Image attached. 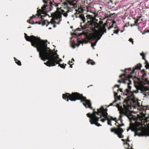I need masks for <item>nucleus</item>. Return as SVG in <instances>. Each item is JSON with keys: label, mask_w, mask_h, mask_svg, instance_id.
Wrapping results in <instances>:
<instances>
[{"label": "nucleus", "mask_w": 149, "mask_h": 149, "mask_svg": "<svg viewBox=\"0 0 149 149\" xmlns=\"http://www.w3.org/2000/svg\"><path fill=\"white\" fill-rule=\"evenodd\" d=\"M146 32H149V30H147V31H146Z\"/></svg>", "instance_id": "58836bf2"}, {"label": "nucleus", "mask_w": 149, "mask_h": 149, "mask_svg": "<svg viewBox=\"0 0 149 149\" xmlns=\"http://www.w3.org/2000/svg\"><path fill=\"white\" fill-rule=\"evenodd\" d=\"M99 23L100 24H102L103 23V22L102 21H99Z\"/></svg>", "instance_id": "473e14b6"}, {"label": "nucleus", "mask_w": 149, "mask_h": 149, "mask_svg": "<svg viewBox=\"0 0 149 149\" xmlns=\"http://www.w3.org/2000/svg\"><path fill=\"white\" fill-rule=\"evenodd\" d=\"M123 32L122 31H121V32Z\"/></svg>", "instance_id": "09e8293b"}, {"label": "nucleus", "mask_w": 149, "mask_h": 149, "mask_svg": "<svg viewBox=\"0 0 149 149\" xmlns=\"http://www.w3.org/2000/svg\"><path fill=\"white\" fill-rule=\"evenodd\" d=\"M116 119H117V118H113L112 117H111V119H110L111 120H114V121H115V122L116 123L115 124V125L117 126L118 127H121L124 125V124L123 123H122V124H119V123H117V122L116 121Z\"/></svg>", "instance_id": "9b49d317"}, {"label": "nucleus", "mask_w": 149, "mask_h": 149, "mask_svg": "<svg viewBox=\"0 0 149 149\" xmlns=\"http://www.w3.org/2000/svg\"><path fill=\"white\" fill-rule=\"evenodd\" d=\"M82 23H81V26L83 29H85L88 27L91 28V30L93 32L91 36L92 39L95 40V42L91 43V46L93 49H94V47L95 46L98 41L100 40L104 34V33H106L107 30L106 27H107L106 24L103 25L102 26L97 22H89L85 24L84 26L82 25Z\"/></svg>", "instance_id": "7ed1b4c3"}, {"label": "nucleus", "mask_w": 149, "mask_h": 149, "mask_svg": "<svg viewBox=\"0 0 149 149\" xmlns=\"http://www.w3.org/2000/svg\"><path fill=\"white\" fill-rule=\"evenodd\" d=\"M140 55L141 56H142V59H144L145 61H146V59L144 58V54L143 53H140Z\"/></svg>", "instance_id": "b1692460"}, {"label": "nucleus", "mask_w": 149, "mask_h": 149, "mask_svg": "<svg viewBox=\"0 0 149 149\" xmlns=\"http://www.w3.org/2000/svg\"><path fill=\"white\" fill-rule=\"evenodd\" d=\"M112 22H113V23H112V25L111 26H110L108 28V30H109L110 29H111L112 27H113V24H115V21H113Z\"/></svg>", "instance_id": "4be33fe9"}, {"label": "nucleus", "mask_w": 149, "mask_h": 149, "mask_svg": "<svg viewBox=\"0 0 149 149\" xmlns=\"http://www.w3.org/2000/svg\"><path fill=\"white\" fill-rule=\"evenodd\" d=\"M25 38L26 40L31 42L32 45L37 48V50L39 52V57L41 59L45 61L46 60H48L44 64L47 66H54L56 64H58L62 61L59 58L58 55L54 53L50 49L47 47V40H41L39 38H36L33 36L30 37L24 33Z\"/></svg>", "instance_id": "f257e3e1"}, {"label": "nucleus", "mask_w": 149, "mask_h": 149, "mask_svg": "<svg viewBox=\"0 0 149 149\" xmlns=\"http://www.w3.org/2000/svg\"><path fill=\"white\" fill-rule=\"evenodd\" d=\"M61 0V1H67V2H68L69 4H70L71 5H73V3L69 2V0Z\"/></svg>", "instance_id": "aec40b11"}, {"label": "nucleus", "mask_w": 149, "mask_h": 149, "mask_svg": "<svg viewBox=\"0 0 149 149\" xmlns=\"http://www.w3.org/2000/svg\"><path fill=\"white\" fill-rule=\"evenodd\" d=\"M52 29V28L51 27L49 28V29Z\"/></svg>", "instance_id": "a19ab883"}, {"label": "nucleus", "mask_w": 149, "mask_h": 149, "mask_svg": "<svg viewBox=\"0 0 149 149\" xmlns=\"http://www.w3.org/2000/svg\"><path fill=\"white\" fill-rule=\"evenodd\" d=\"M97 56H98V55L97 54Z\"/></svg>", "instance_id": "3c124183"}, {"label": "nucleus", "mask_w": 149, "mask_h": 149, "mask_svg": "<svg viewBox=\"0 0 149 149\" xmlns=\"http://www.w3.org/2000/svg\"><path fill=\"white\" fill-rule=\"evenodd\" d=\"M120 86V85H116L114 86V87H117L118 88H119Z\"/></svg>", "instance_id": "2f4dec72"}, {"label": "nucleus", "mask_w": 149, "mask_h": 149, "mask_svg": "<svg viewBox=\"0 0 149 149\" xmlns=\"http://www.w3.org/2000/svg\"><path fill=\"white\" fill-rule=\"evenodd\" d=\"M138 21H139V19H138L135 21L134 22H135V24L134 25H137L136 24L138 23Z\"/></svg>", "instance_id": "cd10ccee"}, {"label": "nucleus", "mask_w": 149, "mask_h": 149, "mask_svg": "<svg viewBox=\"0 0 149 149\" xmlns=\"http://www.w3.org/2000/svg\"><path fill=\"white\" fill-rule=\"evenodd\" d=\"M45 3V4H44V5L43 6H42L41 7V8L43 11H45V10L47 11L46 10L47 8L48 7L47 5L48 4V5L49 4H48H48L46 3Z\"/></svg>", "instance_id": "ddd939ff"}, {"label": "nucleus", "mask_w": 149, "mask_h": 149, "mask_svg": "<svg viewBox=\"0 0 149 149\" xmlns=\"http://www.w3.org/2000/svg\"><path fill=\"white\" fill-rule=\"evenodd\" d=\"M69 10H68L66 12L63 13V16L66 17L68 15V14L67 13H68L69 12Z\"/></svg>", "instance_id": "a211bd4d"}, {"label": "nucleus", "mask_w": 149, "mask_h": 149, "mask_svg": "<svg viewBox=\"0 0 149 149\" xmlns=\"http://www.w3.org/2000/svg\"><path fill=\"white\" fill-rule=\"evenodd\" d=\"M111 132H114L115 134H116L119 138H121L124 137L123 135L122 134L123 132V130L120 127H118L116 129L111 128Z\"/></svg>", "instance_id": "6e6552de"}, {"label": "nucleus", "mask_w": 149, "mask_h": 149, "mask_svg": "<svg viewBox=\"0 0 149 149\" xmlns=\"http://www.w3.org/2000/svg\"><path fill=\"white\" fill-rule=\"evenodd\" d=\"M114 97H115V98H116V97H117V100H119L120 99V97H118V94H117V93H116L115 92H114Z\"/></svg>", "instance_id": "f3484780"}, {"label": "nucleus", "mask_w": 149, "mask_h": 149, "mask_svg": "<svg viewBox=\"0 0 149 149\" xmlns=\"http://www.w3.org/2000/svg\"><path fill=\"white\" fill-rule=\"evenodd\" d=\"M105 119H102L100 120V121L102 122H104L107 119L106 118H105Z\"/></svg>", "instance_id": "bb28decb"}, {"label": "nucleus", "mask_w": 149, "mask_h": 149, "mask_svg": "<svg viewBox=\"0 0 149 149\" xmlns=\"http://www.w3.org/2000/svg\"><path fill=\"white\" fill-rule=\"evenodd\" d=\"M119 32L118 30H116L114 32V33H116V34H118V32Z\"/></svg>", "instance_id": "7c9ffc66"}, {"label": "nucleus", "mask_w": 149, "mask_h": 149, "mask_svg": "<svg viewBox=\"0 0 149 149\" xmlns=\"http://www.w3.org/2000/svg\"><path fill=\"white\" fill-rule=\"evenodd\" d=\"M73 37L71 38V39L70 40V42H71V46L73 48H74L76 46H79L80 44L84 42V40L83 39H82V40H78V38H76V40H77V42H75V41H74L73 40H72V39L73 38Z\"/></svg>", "instance_id": "1a4fd4ad"}, {"label": "nucleus", "mask_w": 149, "mask_h": 149, "mask_svg": "<svg viewBox=\"0 0 149 149\" xmlns=\"http://www.w3.org/2000/svg\"><path fill=\"white\" fill-rule=\"evenodd\" d=\"M118 83H121L122 82V81H121V80H118Z\"/></svg>", "instance_id": "72a5a7b5"}, {"label": "nucleus", "mask_w": 149, "mask_h": 149, "mask_svg": "<svg viewBox=\"0 0 149 149\" xmlns=\"http://www.w3.org/2000/svg\"><path fill=\"white\" fill-rule=\"evenodd\" d=\"M63 99L68 101L69 99L71 101H74L76 100H81V102H84L83 104L86 108L92 109L90 101L87 100L86 97H83L82 95H81L77 93H72L71 95L68 93L63 94Z\"/></svg>", "instance_id": "20e7f679"}, {"label": "nucleus", "mask_w": 149, "mask_h": 149, "mask_svg": "<svg viewBox=\"0 0 149 149\" xmlns=\"http://www.w3.org/2000/svg\"><path fill=\"white\" fill-rule=\"evenodd\" d=\"M125 144H127V143H125Z\"/></svg>", "instance_id": "49530a36"}, {"label": "nucleus", "mask_w": 149, "mask_h": 149, "mask_svg": "<svg viewBox=\"0 0 149 149\" xmlns=\"http://www.w3.org/2000/svg\"><path fill=\"white\" fill-rule=\"evenodd\" d=\"M58 66H60V67L61 68H63V69H65V66L62 64H59Z\"/></svg>", "instance_id": "a878e982"}, {"label": "nucleus", "mask_w": 149, "mask_h": 149, "mask_svg": "<svg viewBox=\"0 0 149 149\" xmlns=\"http://www.w3.org/2000/svg\"><path fill=\"white\" fill-rule=\"evenodd\" d=\"M81 29L80 28H78L77 29H76L75 31H74V33L73 34L75 35L76 37H78L79 36L81 35L82 34H84L85 35V36H87V32H85V31H83L82 32V33H77V31H81Z\"/></svg>", "instance_id": "9d476101"}, {"label": "nucleus", "mask_w": 149, "mask_h": 149, "mask_svg": "<svg viewBox=\"0 0 149 149\" xmlns=\"http://www.w3.org/2000/svg\"><path fill=\"white\" fill-rule=\"evenodd\" d=\"M56 26L55 25H53V27H54H54H55Z\"/></svg>", "instance_id": "4c0bfd02"}, {"label": "nucleus", "mask_w": 149, "mask_h": 149, "mask_svg": "<svg viewBox=\"0 0 149 149\" xmlns=\"http://www.w3.org/2000/svg\"><path fill=\"white\" fill-rule=\"evenodd\" d=\"M79 17L81 18L83 21L82 23H84L85 22V18L83 15H79Z\"/></svg>", "instance_id": "4468645a"}, {"label": "nucleus", "mask_w": 149, "mask_h": 149, "mask_svg": "<svg viewBox=\"0 0 149 149\" xmlns=\"http://www.w3.org/2000/svg\"><path fill=\"white\" fill-rule=\"evenodd\" d=\"M47 25H48V24H47V25H46V26H47Z\"/></svg>", "instance_id": "8fccbe9b"}, {"label": "nucleus", "mask_w": 149, "mask_h": 149, "mask_svg": "<svg viewBox=\"0 0 149 149\" xmlns=\"http://www.w3.org/2000/svg\"><path fill=\"white\" fill-rule=\"evenodd\" d=\"M93 85H90L89 86H88V88L89 86H93Z\"/></svg>", "instance_id": "ea45409f"}, {"label": "nucleus", "mask_w": 149, "mask_h": 149, "mask_svg": "<svg viewBox=\"0 0 149 149\" xmlns=\"http://www.w3.org/2000/svg\"><path fill=\"white\" fill-rule=\"evenodd\" d=\"M72 60H73V61H74V60L73 58V59H72Z\"/></svg>", "instance_id": "c03bdc74"}, {"label": "nucleus", "mask_w": 149, "mask_h": 149, "mask_svg": "<svg viewBox=\"0 0 149 149\" xmlns=\"http://www.w3.org/2000/svg\"><path fill=\"white\" fill-rule=\"evenodd\" d=\"M141 68L140 65H139V67H137L135 68L134 69H133V70L132 71V72H134L135 71V70L137 69H140Z\"/></svg>", "instance_id": "412c9836"}, {"label": "nucleus", "mask_w": 149, "mask_h": 149, "mask_svg": "<svg viewBox=\"0 0 149 149\" xmlns=\"http://www.w3.org/2000/svg\"><path fill=\"white\" fill-rule=\"evenodd\" d=\"M87 63L88 64H91L92 65H93L95 64V63L94 61H92L91 60H89L88 61H87Z\"/></svg>", "instance_id": "2eb2a0df"}, {"label": "nucleus", "mask_w": 149, "mask_h": 149, "mask_svg": "<svg viewBox=\"0 0 149 149\" xmlns=\"http://www.w3.org/2000/svg\"><path fill=\"white\" fill-rule=\"evenodd\" d=\"M117 91L118 92L119 91L120 92H122V89H121V88L118 89L117 90Z\"/></svg>", "instance_id": "c756f323"}, {"label": "nucleus", "mask_w": 149, "mask_h": 149, "mask_svg": "<svg viewBox=\"0 0 149 149\" xmlns=\"http://www.w3.org/2000/svg\"><path fill=\"white\" fill-rule=\"evenodd\" d=\"M127 70V69H126L125 70ZM127 70H128L129 71H130L131 70L130 69H127Z\"/></svg>", "instance_id": "f704fd0d"}, {"label": "nucleus", "mask_w": 149, "mask_h": 149, "mask_svg": "<svg viewBox=\"0 0 149 149\" xmlns=\"http://www.w3.org/2000/svg\"><path fill=\"white\" fill-rule=\"evenodd\" d=\"M35 17V16H34V15H33V16L31 17L30 19L28 20L27 22L30 24H34V23L33 22V19L34 17Z\"/></svg>", "instance_id": "f8f14e48"}, {"label": "nucleus", "mask_w": 149, "mask_h": 149, "mask_svg": "<svg viewBox=\"0 0 149 149\" xmlns=\"http://www.w3.org/2000/svg\"><path fill=\"white\" fill-rule=\"evenodd\" d=\"M123 76H124V77H126V76L124 74H121V75H120V76H119V77L121 78V77H122Z\"/></svg>", "instance_id": "c85d7f7f"}, {"label": "nucleus", "mask_w": 149, "mask_h": 149, "mask_svg": "<svg viewBox=\"0 0 149 149\" xmlns=\"http://www.w3.org/2000/svg\"><path fill=\"white\" fill-rule=\"evenodd\" d=\"M122 82L123 83L127 84L128 89H125V93H124V94L128 96V98L125 99L123 103L124 109L122 108V106H120L119 104H117L116 106L118 108L120 114L119 119L120 122L122 121L121 118L123 115L126 116L130 120V116H131V114L129 111L130 109H132V107L135 109H138L140 107L139 104L134 98L133 93L132 91H130L131 86L130 85L132 83L129 79V78L128 79L123 81Z\"/></svg>", "instance_id": "f03ea898"}, {"label": "nucleus", "mask_w": 149, "mask_h": 149, "mask_svg": "<svg viewBox=\"0 0 149 149\" xmlns=\"http://www.w3.org/2000/svg\"><path fill=\"white\" fill-rule=\"evenodd\" d=\"M31 28V27H28V28Z\"/></svg>", "instance_id": "a18cd8bd"}, {"label": "nucleus", "mask_w": 149, "mask_h": 149, "mask_svg": "<svg viewBox=\"0 0 149 149\" xmlns=\"http://www.w3.org/2000/svg\"><path fill=\"white\" fill-rule=\"evenodd\" d=\"M134 92H135V93H136V91H134Z\"/></svg>", "instance_id": "79ce46f5"}, {"label": "nucleus", "mask_w": 149, "mask_h": 149, "mask_svg": "<svg viewBox=\"0 0 149 149\" xmlns=\"http://www.w3.org/2000/svg\"><path fill=\"white\" fill-rule=\"evenodd\" d=\"M128 139H129V137H128L127 138V140L122 139H121V140H122V141H123V142H125V141H126V142H130V140H129Z\"/></svg>", "instance_id": "6ab92c4d"}, {"label": "nucleus", "mask_w": 149, "mask_h": 149, "mask_svg": "<svg viewBox=\"0 0 149 149\" xmlns=\"http://www.w3.org/2000/svg\"><path fill=\"white\" fill-rule=\"evenodd\" d=\"M97 112L94 111L93 113L91 114L90 113H88L87 114V116L88 117L91 119L90 120V122L91 124H95L96 125L99 127L101 126V125L97 123L99 120V118L97 117L96 114H97L99 115V113L101 114V113H99L97 110Z\"/></svg>", "instance_id": "39448f33"}, {"label": "nucleus", "mask_w": 149, "mask_h": 149, "mask_svg": "<svg viewBox=\"0 0 149 149\" xmlns=\"http://www.w3.org/2000/svg\"><path fill=\"white\" fill-rule=\"evenodd\" d=\"M39 24H41V22H40L39 23Z\"/></svg>", "instance_id": "de8ad7c7"}, {"label": "nucleus", "mask_w": 149, "mask_h": 149, "mask_svg": "<svg viewBox=\"0 0 149 149\" xmlns=\"http://www.w3.org/2000/svg\"><path fill=\"white\" fill-rule=\"evenodd\" d=\"M97 110L99 113H101V115H100V118L102 116L104 118H106L108 120L107 123L108 125L111 126V124L109 123L111 122V120L107 116L108 114L107 113V109H104L102 107L100 108L97 109Z\"/></svg>", "instance_id": "0eeeda50"}, {"label": "nucleus", "mask_w": 149, "mask_h": 149, "mask_svg": "<svg viewBox=\"0 0 149 149\" xmlns=\"http://www.w3.org/2000/svg\"><path fill=\"white\" fill-rule=\"evenodd\" d=\"M130 130V129H127V131L128 132V130Z\"/></svg>", "instance_id": "37998d69"}, {"label": "nucleus", "mask_w": 149, "mask_h": 149, "mask_svg": "<svg viewBox=\"0 0 149 149\" xmlns=\"http://www.w3.org/2000/svg\"><path fill=\"white\" fill-rule=\"evenodd\" d=\"M62 15L61 14H59L56 15L53 19H52L50 22H49L47 20H44L42 22V25H44L47 23L49 24L50 23L52 24H59L60 21L62 20Z\"/></svg>", "instance_id": "423d86ee"}, {"label": "nucleus", "mask_w": 149, "mask_h": 149, "mask_svg": "<svg viewBox=\"0 0 149 149\" xmlns=\"http://www.w3.org/2000/svg\"><path fill=\"white\" fill-rule=\"evenodd\" d=\"M117 99H115L113 102L112 103H111L110 104V105H109V106H112L113 105V104L114 103L116 102H117Z\"/></svg>", "instance_id": "5701e85b"}, {"label": "nucleus", "mask_w": 149, "mask_h": 149, "mask_svg": "<svg viewBox=\"0 0 149 149\" xmlns=\"http://www.w3.org/2000/svg\"><path fill=\"white\" fill-rule=\"evenodd\" d=\"M72 64L70 65V68H72Z\"/></svg>", "instance_id": "e433bc0d"}, {"label": "nucleus", "mask_w": 149, "mask_h": 149, "mask_svg": "<svg viewBox=\"0 0 149 149\" xmlns=\"http://www.w3.org/2000/svg\"><path fill=\"white\" fill-rule=\"evenodd\" d=\"M129 41L130 42H131L132 45L134 44V41H133V39H132V38H130L129 40Z\"/></svg>", "instance_id": "393cba45"}, {"label": "nucleus", "mask_w": 149, "mask_h": 149, "mask_svg": "<svg viewBox=\"0 0 149 149\" xmlns=\"http://www.w3.org/2000/svg\"><path fill=\"white\" fill-rule=\"evenodd\" d=\"M15 61V63L19 65H21V62L20 61L17 60L16 58H14Z\"/></svg>", "instance_id": "dca6fc26"}, {"label": "nucleus", "mask_w": 149, "mask_h": 149, "mask_svg": "<svg viewBox=\"0 0 149 149\" xmlns=\"http://www.w3.org/2000/svg\"><path fill=\"white\" fill-rule=\"evenodd\" d=\"M69 62V63H68H68H69V64H70V62L71 63H72V61H71V62H70V61H69V62Z\"/></svg>", "instance_id": "c9c22d12"}]
</instances>
